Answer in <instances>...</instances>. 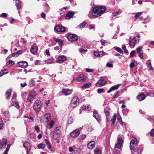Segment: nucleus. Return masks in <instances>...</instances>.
I'll return each mask as SVG.
<instances>
[{
    "instance_id": "1",
    "label": "nucleus",
    "mask_w": 154,
    "mask_h": 154,
    "mask_svg": "<svg viewBox=\"0 0 154 154\" xmlns=\"http://www.w3.org/2000/svg\"><path fill=\"white\" fill-rule=\"evenodd\" d=\"M110 110V109L109 108L107 107L104 109V111L106 116V122L109 123H111V125L112 126L114 125L116 120V114H114L110 119L109 116Z\"/></svg>"
},
{
    "instance_id": "27",
    "label": "nucleus",
    "mask_w": 154,
    "mask_h": 154,
    "mask_svg": "<svg viewBox=\"0 0 154 154\" xmlns=\"http://www.w3.org/2000/svg\"><path fill=\"white\" fill-rule=\"evenodd\" d=\"M82 109L83 110L89 111L91 110V106L90 105H87L83 106Z\"/></svg>"
},
{
    "instance_id": "60",
    "label": "nucleus",
    "mask_w": 154,
    "mask_h": 154,
    "mask_svg": "<svg viewBox=\"0 0 154 154\" xmlns=\"http://www.w3.org/2000/svg\"><path fill=\"white\" fill-rule=\"evenodd\" d=\"M79 51L80 52H87V50L85 49L82 48H81L79 49Z\"/></svg>"
},
{
    "instance_id": "36",
    "label": "nucleus",
    "mask_w": 154,
    "mask_h": 154,
    "mask_svg": "<svg viewBox=\"0 0 154 154\" xmlns=\"http://www.w3.org/2000/svg\"><path fill=\"white\" fill-rule=\"evenodd\" d=\"M35 84V82L34 79H31L29 81V86L30 87H33Z\"/></svg>"
},
{
    "instance_id": "2",
    "label": "nucleus",
    "mask_w": 154,
    "mask_h": 154,
    "mask_svg": "<svg viewBox=\"0 0 154 154\" xmlns=\"http://www.w3.org/2000/svg\"><path fill=\"white\" fill-rule=\"evenodd\" d=\"M106 8L105 6H100L94 7L93 9V15L98 17L101 15L106 11Z\"/></svg>"
},
{
    "instance_id": "17",
    "label": "nucleus",
    "mask_w": 154,
    "mask_h": 154,
    "mask_svg": "<svg viewBox=\"0 0 154 154\" xmlns=\"http://www.w3.org/2000/svg\"><path fill=\"white\" fill-rule=\"evenodd\" d=\"M138 141L139 140L136 138L134 137H132L131 138V141L130 143L132 144V145H134L135 147H136L138 145Z\"/></svg>"
},
{
    "instance_id": "6",
    "label": "nucleus",
    "mask_w": 154,
    "mask_h": 154,
    "mask_svg": "<svg viewBox=\"0 0 154 154\" xmlns=\"http://www.w3.org/2000/svg\"><path fill=\"white\" fill-rule=\"evenodd\" d=\"M124 140L122 137L118 136L116 141L117 144L115 145V148H120L123 146Z\"/></svg>"
},
{
    "instance_id": "16",
    "label": "nucleus",
    "mask_w": 154,
    "mask_h": 154,
    "mask_svg": "<svg viewBox=\"0 0 154 154\" xmlns=\"http://www.w3.org/2000/svg\"><path fill=\"white\" fill-rule=\"evenodd\" d=\"M43 117L44 120L46 122H48L51 119V114L49 113H45Z\"/></svg>"
},
{
    "instance_id": "21",
    "label": "nucleus",
    "mask_w": 154,
    "mask_h": 154,
    "mask_svg": "<svg viewBox=\"0 0 154 154\" xmlns=\"http://www.w3.org/2000/svg\"><path fill=\"white\" fill-rule=\"evenodd\" d=\"M82 128L80 127L79 128L76 129L74 131H72L70 134V135L73 134V135H79L80 131L82 130Z\"/></svg>"
},
{
    "instance_id": "62",
    "label": "nucleus",
    "mask_w": 154,
    "mask_h": 154,
    "mask_svg": "<svg viewBox=\"0 0 154 154\" xmlns=\"http://www.w3.org/2000/svg\"><path fill=\"white\" fill-rule=\"evenodd\" d=\"M1 16L2 17H7L8 14L6 13H3L1 14Z\"/></svg>"
},
{
    "instance_id": "58",
    "label": "nucleus",
    "mask_w": 154,
    "mask_h": 154,
    "mask_svg": "<svg viewBox=\"0 0 154 154\" xmlns=\"http://www.w3.org/2000/svg\"><path fill=\"white\" fill-rule=\"evenodd\" d=\"M45 8L46 9L45 10L47 12H48L50 10V7L47 4L45 5Z\"/></svg>"
},
{
    "instance_id": "38",
    "label": "nucleus",
    "mask_w": 154,
    "mask_h": 154,
    "mask_svg": "<svg viewBox=\"0 0 154 154\" xmlns=\"http://www.w3.org/2000/svg\"><path fill=\"white\" fill-rule=\"evenodd\" d=\"M94 154H101V151L98 148H96L94 150Z\"/></svg>"
},
{
    "instance_id": "54",
    "label": "nucleus",
    "mask_w": 154,
    "mask_h": 154,
    "mask_svg": "<svg viewBox=\"0 0 154 154\" xmlns=\"http://www.w3.org/2000/svg\"><path fill=\"white\" fill-rule=\"evenodd\" d=\"M93 11V12L92 13L89 12V14H88V16L90 18H93V16L95 17V15H93V11Z\"/></svg>"
},
{
    "instance_id": "13",
    "label": "nucleus",
    "mask_w": 154,
    "mask_h": 154,
    "mask_svg": "<svg viewBox=\"0 0 154 154\" xmlns=\"http://www.w3.org/2000/svg\"><path fill=\"white\" fill-rule=\"evenodd\" d=\"M66 60V57L64 55H62L58 57L56 62L57 63H61Z\"/></svg>"
},
{
    "instance_id": "32",
    "label": "nucleus",
    "mask_w": 154,
    "mask_h": 154,
    "mask_svg": "<svg viewBox=\"0 0 154 154\" xmlns=\"http://www.w3.org/2000/svg\"><path fill=\"white\" fill-rule=\"evenodd\" d=\"M94 53L95 56L97 57H101L103 54V52L102 51H101L100 52L95 51Z\"/></svg>"
},
{
    "instance_id": "34",
    "label": "nucleus",
    "mask_w": 154,
    "mask_h": 154,
    "mask_svg": "<svg viewBox=\"0 0 154 154\" xmlns=\"http://www.w3.org/2000/svg\"><path fill=\"white\" fill-rule=\"evenodd\" d=\"M56 42L58 43L60 47H61L63 45V43L61 39L60 38H56L55 40Z\"/></svg>"
},
{
    "instance_id": "64",
    "label": "nucleus",
    "mask_w": 154,
    "mask_h": 154,
    "mask_svg": "<svg viewBox=\"0 0 154 154\" xmlns=\"http://www.w3.org/2000/svg\"><path fill=\"white\" fill-rule=\"evenodd\" d=\"M135 62L133 61L130 64V66L131 68H133L134 66Z\"/></svg>"
},
{
    "instance_id": "31",
    "label": "nucleus",
    "mask_w": 154,
    "mask_h": 154,
    "mask_svg": "<svg viewBox=\"0 0 154 154\" xmlns=\"http://www.w3.org/2000/svg\"><path fill=\"white\" fill-rule=\"evenodd\" d=\"M11 91H12L11 89H9L7 91L6 93V98L7 99L9 100Z\"/></svg>"
},
{
    "instance_id": "41",
    "label": "nucleus",
    "mask_w": 154,
    "mask_h": 154,
    "mask_svg": "<svg viewBox=\"0 0 154 154\" xmlns=\"http://www.w3.org/2000/svg\"><path fill=\"white\" fill-rule=\"evenodd\" d=\"M29 94L35 97L37 95V92L34 90H32L29 92Z\"/></svg>"
},
{
    "instance_id": "48",
    "label": "nucleus",
    "mask_w": 154,
    "mask_h": 154,
    "mask_svg": "<svg viewBox=\"0 0 154 154\" xmlns=\"http://www.w3.org/2000/svg\"><path fill=\"white\" fill-rule=\"evenodd\" d=\"M45 146L44 144L41 143L38 145V147L39 149H43L44 148Z\"/></svg>"
},
{
    "instance_id": "44",
    "label": "nucleus",
    "mask_w": 154,
    "mask_h": 154,
    "mask_svg": "<svg viewBox=\"0 0 154 154\" xmlns=\"http://www.w3.org/2000/svg\"><path fill=\"white\" fill-rule=\"evenodd\" d=\"M87 24V22L85 21H84L82 23H81L80 24L79 26V27L80 28H84L85 25Z\"/></svg>"
},
{
    "instance_id": "42",
    "label": "nucleus",
    "mask_w": 154,
    "mask_h": 154,
    "mask_svg": "<svg viewBox=\"0 0 154 154\" xmlns=\"http://www.w3.org/2000/svg\"><path fill=\"white\" fill-rule=\"evenodd\" d=\"M91 85V83L89 82L84 84L82 86V87L84 88H88L90 87Z\"/></svg>"
},
{
    "instance_id": "30",
    "label": "nucleus",
    "mask_w": 154,
    "mask_h": 154,
    "mask_svg": "<svg viewBox=\"0 0 154 154\" xmlns=\"http://www.w3.org/2000/svg\"><path fill=\"white\" fill-rule=\"evenodd\" d=\"M45 142L47 145V146L48 149L50 150H52V148L50 144V143L49 142L48 140L47 139H46L45 140Z\"/></svg>"
},
{
    "instance_id": "46",
    "label": "nucleus",
    "mask_w": 154,
    "mask_h": 154,
    "mask_svg": "<svg viewBox=\"0 0 154 154\" xmlns=\"http://www.w3.org/2000/svg\"><path fill=\"white\" fill-rule=\"evenodd\" d=\"M114 48L115 50L119 52L121 54H122L123 53V51L120 48L118 47H115Z\"/></svg>"
},
{
    "instance_id": "14",
    "label": "nucleus",
    "mask_w": 154,
    "mask_h": 154,
    "mask_svg": "<svg viewBox=\"0 0 154 154\" xmlns=\"http://www.w3.org/2000/svg\"><path fill=\"white\" fill-rule=\"evenodd\" d=\"M55 29L57 32H63L65 31L66 27L62 26H58L55 27Z\"/></svg>"
},
{
    "instance_id": "7",
    "label": "nucleus",
    "mask_w": 154,
    "mask_h": 154,
    "mask_svg": "<svg viewBox=\"0 0 154 154\" xmlns=\"http://www.w3.org/2000/svg\"><path fill=\"white\" fill-rule=\"evenodd\" d=\"M68 39L70 41L75 42L78 39L77 35L75 34H70L67 35Z\"/></svg>"
},
{
    "instance_id": "45",
    "label": "nucleus",
    "mask_w": 154,
    "mask_h": 154,
    "mask_svg": "<svg viewBox=\"0 0 154 154\" xmlns=\"http://www.w3.org/2000/svg\"><path fill=\"white\" fill-rule=\"evenodd\" d=\"M147 119L149 120L151 123H154V118L152 116H148L147 118Z\"/></svg>"
},
{
    "instance_id": "19",
    "label": "nucleus",
    "mask_w": 154,
    "mask_h": 154,
    "mask_svg": "<svg viewBox=\"0 0 154 154\" xmlns=\"http://www.w3.org/2000/svg\"><path fill=\"white\" fill-rule=\"evenodd\" d=\"M95 144L94 141H91L87 144V147L89 149H92L94 147Z\"/></svg>"
},
{
    "instance_id": "37",
    "label": "nucleus",
    "mask_w": 154,
    "mask_h": 154,
    "mask_svg": "<svg viewBox=\"0 0 154 154\" xmlns=\"http://www.w3.org/2000/svg\"><path fill=\"white\" fill-rule=\"evenodd\" d=\"M147 66L149 69L150 70H153V69L150 60H148L147 62Z\"/></svg>"
},
{
    "instance_id": "52",
    "label": "nucleus",
    "mask_w": 154,
    "mask_h": 154,
    "mask_svg": "<svg viewBox=\"0 0 154 154\" xmlns=\"http://www.w3.org/2000/svg\"><path fill=\"white\" fill-rule=\"evenodd\" d=\"M122 12V11L121 10H119L118 11H117L116 12H114L113 13V16H116L118 14H120Z\"/></svg>"
},
{
    "instance_id": "56",
    "label": "nucleus",
    "mask_w": 154,
    "mask_h": 154,
    "mask_svg": "<svg viewBox=\"0 0 154 154\" xmlns=\"http://www.w3.org/2000/svg\"><path fill=\"white\" fill-rule=\"evenodd\" d=\"M106 66L109 68L112 67L113 65L112 63H107L106 64Z\"/></svg>"
},
{
    "instance_id": "49",
    "label": "nucleus",
    "mask_w": 154,
    "mask_h": 154,
    "mask_svg": "<svg viewBox=\"0 0 154 154\" xmlns=\"http://www.w3.org/2000/svg\"><path fill=\"white\" fill-rule=\"evenodd\" d=\"M120 96L119 92L117 91L114 94L113 98L116 99Z\"/></svg>"
},
{
    "instance_id": "53",
    "label": "nucleus",
    "mask_w": 154,
    "mask_h": 154,
    "mask_svg": "<svg viewBox=\"0 0 154 154\" xmlns=\"http://www.w3.org/2000/svg\"><path fill=\"white\" fill-rule=\"evenodd\" d=\"M10 147L8 145L7 147L6 148V149L5 151L4 152V153L2 154H8V151L9 149H10Z\"/></svg>"
},
{
    "instance_id": "10",
    "label": "nucleus",
    "mask_w": 154,
    "mask_h": 154,
    "mask_svg": "<svg viewBox=\"0 0 154 154\" xmlns=\"http://www.w3.org/2000/svg\"><path fill=\"white\" fill-rule=\"evenodd\" d=\"M7 139L3 138L0 140V149H3L7 145Z\"/></svg>"
},
{
    "instance_id": "20",
    "label": "nucleus",
    "mask_w": 154,
    "mask_h": 154,
    "mask_svg": "<svg viewBox=\"0 0 154 154\" xmlns=\"http://www.w3.org/2000/svg\"><path fill=\"white\" fill-rule=\"evenodd\" d=\"M146 98V96L142 93H140L137 97V99L139 101H141L144 100Z\"/></svg>"
},
{
    "instance_id": "51",
    "label": "nucleus",
    "mask_w": 154,
    "mask_h": 154,
    "mask_svg": "<svg viewBox=\"0 0 154 154\" xmlns=\"http://www.w3.org/2000/svg\"><path fill=\"white\" fill-rule=\"evenodd\" d=\"M135 146L134 145H132V144L130 143V148L131 150H134L135 149Z\"/></svg>"
},
{
    "instance_id": "5",
    "label": "nucleus",
    "mask_w": 154,
    "mask_h": 154,
    "mask_svg": "<svg viewBox=\"0 0 154 154\" xmlns=\"http://www.w3.org/2000/svg\"><path fill=\"white\" fill-rule=\"evenodd\" d=\"M79 99L77 97H74L71 101L70 103L71 107L72 108H74L76 107L79 104Z\"/></svg>"
},
{
    "instance_id": "11",
    "label": "nucleus",
    "mask_w": 154,
    "mask_h": 154,
    "mask_svg": "<svg viewBox=\"0 0 154 154\" xmlns=\"http://www.w3.org/2000/svg\"><path fill=\"white\" fill-rule=\"evenodd\" d=\"M18 64L20 67L23 68L27 67L28 65L26 62L23 61L19 62L18 63Z\"/></svg>"
},
{
    "instance_id": "35",
    "label": "nucleus",
    "mask_w": 154,
    "mask_h": 154,
    "mask_svg": "<svg viewBox=\"0 0 154 154\" xmlns=\"http://www.w3.org/2000/svg\"><path fill=\"white\" fill-rule=\"evenodd\" d=\"M35 97L29 94L27 98V100L28 102L32 101L34 99Z\"/></svg>"
},
{
    "instance_id": "3",
    "label": "nucleus",
    "mask_w": 154,
    "mask_h": 154,
    "mask_svg": "<svg viewBox=\"0 0 154 154\" xmlns=\"http://www.w3.org/2000/svg\"><path fill=\"white\" fill-rule=\"evenodd\" d=\"M140 37V35H139L134 37L133 39H129V44L130 48H134L136 44L139 43Z\"/></svg>"
},
{
    "instance_id": "25",
    "label": "nucleus",
    "mask_w": 154,
    "mask_h": 154,
    "mask_svg": "<svg viewBox=\"0 0 154 154\" xmlns=\"http://www.w3.org/2000/svg\"><path fill=\"white\" fill-rule=\"evenodd\" d=\"M22 53V51L21 50H19L15 52L12 53V56L13 57H16L21 54Z\"/></svg>"
},
{
    "instance_id": "9",
    "label": "nucleus",
    "mask_w": 154,
    "mask_h": 154,
    "mask_svg": "<svg viewBox=\"0 0 154 154\" xmlns=\"http://www.w3.org/2000/svg\"><path fill=\"white\" fill-rule=\"evenodd\" d=\"M93 116L98 122H100L101 121V116L95 110L93 112Z\"/></svg>"
},
{
    "instance_id": "50",
    "label": "nucleus",
    "mask_w": 154,
    "mask_h": 154,
    "mask_svg": "<svg viewBox=\"0 0 154 154\" xmlns=\"http://www.w3.org/2000/svg\"><path fill=\"white\" fill-rule=\"evenodd\" d=\"M73 122V120L72 118L71 117H70L69 118L68 120V123L70 124L71 123H72Z\"/></svg>"
},
{
    "instance_id": "55",
    "label": "nucleus",
    "mask_w": 154,
    "mask_h": 154,
    "mask_svg": "<svg viewBox=\"0 0 154 154\" xmlns=\"http://www.w3.org/2000/svg\"><path fill=\"white\" fill-rule=\"evenodd\" d=\"M141 12L137 13L135 16L134 17L136 19L138 18L141 15Z\"/></svg>"
},
{
    "instance_id": "23",
    "label": "nucleus",
    "mask_w": 154,
    "mask_h": 154,
    "mask_svg": "<svg viewBox=\"0 0 154 154\" xmlns=\"http://www.w3.org/2000/svg\"><path fill=\"white\" fill-rule=\"evenodd\" d=\"M63 94L65 95H68L71 94L72 92V90L69 89H63Z\"/></svg>"
},
{
    "instance_id": "43",
    "label": "nucleus",
    "mask_w": 154,
    "mask_h": 154,
    "mask_svg": "<svg viewBox=\"0 0 154 154\" xmlns=\"http://www.w3.org/2000/svg\"><path fill=\"white\" fill-rule=\"evenodd\" d=\"M3 113L4 116L6 118H8L10 117V114L8 111H5Z\"/></svg>"
},
{
    "instance_id": "59",
    "label": "nucleus",
    "mask_w": 154,
    "mask_h": 154,
    "mask_svg": "<svg viewBox=\"0 0 154 154\" xmlns=\"http://www.w3.org/2000/svg\"><path fill=\"white\" fill-rule=\"evenodd\" d=\"M54 124V121H53V120H51V121L50 123H49V125L50 126V128H51L53 126V125Z\"/></svg>"
},
{
    "instance_id": "28",
    "label": "nucleus",
    "mask_w": 154,
    "mask_h": 154,
    "mask_svg": "<svg viewBox=\"0 0 154 154\" xmlns=\"http://www.w3.org/2000/svg\"><path fill=\"white\" fill-rule=\"evenodd\" d=\"M15 5L17 9H20L21 7V4L19 0H16L15 1Z\"/></svg>"
},
{
    "instance_id": "39",
    "label": "nucleus",
    "mask_w": 154,
    "mask_h": 154,
    "mask_svg": "<svg viewBox=\"0 0 154 154\" xmlns=\"http://www.w3.org/2000/svg\"><path fill=\"white\" fill-rule=\"evenodd\" d=\"M14 64V61L11 60H9L8 62L6 64V66L8 67H9L11 65H13Z\"/></svg>"
},
{
    "instance_id": "63",
    "label": "nucleus",
    "mask_w": 154,
    "mask_h": 154,
    "mask_svg": "<svg viewBox=\"0 0 154 154\" xmlns=\"http://www.w3.org/2000/svg\"><path fill=\"white\" fill-rule=\"evenodd\" d=\"M53 138L54 140H58L59 137V135H53Z\"/></svg>"
},
{
    "instance_id": "47",
    "label": "nucleus",
    "mask_w": 154,
    "mask_h": 154,
    "mask_svg": "<svg viewBox=\"0 0 154 154\" xmlns=\"http://www.w3.org/2000/svg\"><path fill=\"white\" fill-rule=\"evenodd\" d=\"M29 143L28 142H25V143L23 144V146L25 148L26 150H27L28 148L27 146H29Z\"/></svg>"
},
{
    "instance_id": "22",
    "label": "nucleus",
    "mask_w": 154,
    "mask_h": 154,
    "mask_svg": "<svg viewBox=\"0 0 154 154\" xmlns=\"http://www.w3.org/2000/svg\"><path fill=\"white\" fill-rule=\"evenodd\" d=\"M38 49V48L37 46L32 45L30 51L32 54H35L36 53Z\"/></svg>"
},
{
    "instance_id": "8",
    "label": "nucleus",
    "mask_w": 154,
    "mask_h": 154,
    "mask_svg": "<svg viewBox=\"0 0 154 154\" xmlns=\"http://www.w3.org/2000/svg\"><path fill=\"white\" fill-rule=\"evenodd\" d=\"M87 79V77L83 75H80L76 78V80L77 81L81 82H85Z\"/></svg>"
},
{
    "instance_id": "12",
    "label": "nucleus",
    "mask_w": 154,
    "mask_h": 154,
    "mask_svg": "<svg viewBox=\"0 0 154 154\" xmlns=\"http://www.w3.org/2000/svg\"><path fill=\"white\" fill-rule=\"evenodd\" d=\"M142 47H139L137 48L138 55L141 59H143V52L142 50Z\"/></svg>"
},
{
    "instance_id": "57",
    "label": "nucleus",
    "mask_w": 154,
    "mask_h": 154,
    "mask_svg": "<svg viewBox=\"0 0 154 154\" xmlns=\"http://www.w3.org/2000/svg\"><path fill=\"white\" fill-rule=\"evenodd\" d=\"M20 42L23 44H26V40L23 38H21L20 40Z\"/></svg>"
},
{
    "instance_id": "61",
    "label": "nucleus",
    "mask_w": 154,
    "mask_h": 154,
    "mask_svg": "<svg viewBox=\"0 0 154 154\" xmlns=\"http://www.w3.org/2000/svg\"><path fill=\"white\" fill-rule=\"evenodd\" d=\"M104 90L103 88H99L97 89V92L99 94L102 93L103 91Z\"/></svg>"
},
{
    "instance_id": "24",
    "label": "nucleus",
    "mask_w": 154,
    "mask_h": 154,
    "mask_svg": "<svg viewBox=\"0 0 154 154\" xmlns=\"http://www.w3.org/2000/svg\"><path fill=\"white\" fill-rule=\"evenodd\" d=\"M143 150V146L142 145H139L137 149V154H141Z\"/></svg>"
},
{
    "instance_id": "26",
    "label": "nucleus",
    "mask_w": 154,
    "mask_h": 154,
    "mask_svg": "<svg viewBox=\"0 0 154 154\" xmlns=\"http://www.w3.org/2000/svg\"><path fill=\"white\" fill-rule=\"evenodd\" d=\"M74 14V12H69L66 16V19H69L72 17Z\"/></svg>"
},
{
    "instance_id": "18",
    "label": "nucleus",
    "mask_w": 154,
    "mask_h": 154,
    "mask_svg": "<svg viewBox=\"0 0 154 154\" xmlns=\"http://www.w3.org/2000/svg\"><path fill=\"white\" fill-rule=\"evenodd\" d=\"M120 84H118L116 85L112 86L107 91V93H110L112 91L117 89L120 86Z\"/></svg>"
},
{
    "instance_id": "15",
    "label": "nucleus",
    "mask_w": 154,
    "mask_h": 154,
    "mask_svg": "<svg viewBox=\"0 0 154 154\" xmlns=\"http://www.w3.org/2000/svg\"><path fill=\"white\" fill-rule=\"evenodd\" d=\"M106 80L103 79L102 77H101L97 83V85L98 86H102L106 84Z\"/></svg>"
},
{
    "instance_id": "33",
    "label": "nucleus",
    "mask_w": 154,
    "mask_h": 154,
    "mask_svg": "<svg viewBox=\"0 0 154 154\" xmlns=\"http://www.w3.org/2000/svg\"><path fill=\"white\" fill-rule=\"evenodd\" d=\"M54 133L56 135H59L61 134V131L60 129V128L58 127H56L54 129Z\"/></svg>"
},
{
    "instance_id": "29",
    "label": "nucleus",
    "mask_w": 154,
    "mask_h": 154,
    "mask_svg": "<svg viewBox=\"0 0 154 154\" xmlns=\"http://www.w3.org/2000/svg\"><path fill=\"white\" fill-rule=\"evenodd\" d=\"M117 119L118 121L116 122L117 125H118L120 124L121 126H122L123 125V123L122 121L121 117L120 116H117Z\"/></svg>"
},
{
    "instance_id": "4",
    "label": "nucleus",
    "mask_w": 154,
    "mask_h": 154,
    "mask_svg": "<svg viewBox=\"0 0 154 154\" xmlns=\"http://www.w3.org/2000/svg\"><path fill=\"white\" fill-rule=\"evenodd\" d=\"M41 102L40 100H37L35 101L34 103L33 108L36 112H38L40 111L41 109Z\"/></svg>"
},
{
    "instance_id": "40",
    "label": "nucleus",
    "mask_w": 154,
    "mask_h": 154,
    "mask_svg": "<svg viewBox=\"0 0 154 154\" xmlns=\"http://www.w3.org/2000/svg\"><path fill=\"white\" fill-rule=\"evenodd\" d=\"M11 104L12 106H15L17 109H19L20 108L19 103L17 102H13L11 103Z\"/></svg>"
}]
</instances>
